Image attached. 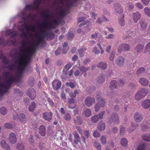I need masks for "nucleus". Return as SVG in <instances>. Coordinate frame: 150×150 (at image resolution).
<instances>
[{
  "instance_id": "f257e3e1",
  "label": "nucleus",
  "mask_w": 150,
  "mask_h": 150,
  "mask_svg": "<svg viewBox=\"0 0 150 150\" xmlns=\"http://www.w3.org/2000/svg\"><path fill=\"white\" fill-rule=\"evenodd\" d=\"M35 50L33 48L30 49L28 51L27 54H23L20 55L18 60L19 66L18 68V70L21 73L24 70L25 68L28 64L30 57L34 53Z\"/></svg>"
},
{
  "instance_id": "f03ea898",
  "label": "nucleus",
  "mask_w": 150,
  "mask_h": 150,
  "mask_svg": "<svg viewBox=\"0 0 150 150\" xmlns=\"http://www.w3.org/2000/svg\"><path fill=\"white\" fill-rule=\"evenodd\" d=\"M49 21L48 20L47 22H43L42 23L41 26L45 29H54L56 25L62 23V25L64 24L65 22L62 19L59 18L53 20V23L51 22L49 24L47 23V22H49Z\"/></svg>"
},
{
  "instance_id": "7ed1b4c3",
  "label": "nucleus",
  "mask_w": 150,
  "mask_h": 150,
  "mask_svg": "<svg viewBox=\"0 0 150 150\" xmlns=\"http://www.w3.org/2000/svg\"><path fill=\"white\" fill-rule=\"evenodd\" d=\"M148 93V90L144 88H141L136 94L135 98L137 100H139L145 97Z\"/></svg>"
},
{
  "instance_id": "20e7f679",
  "label": "nucleus",
  "mask_w": 150,
  "mask_h": 150,
  "mask_svg": "<svg viewBox=\"0 0 150 150\" xmlns=\"http://www.w3.org/2000/svg\"><path fill=\"white\" fill-rule=\"evenodd\" d=\"M96 98L97 103L95 105V111L98 112L101 108L105 106V103L104 100L100 95H98Z\"/></svg>"
},
{
  "instance_id": "39448f33",
  "label": "nucleus",
  "mask_w": 150,
  "mask_h": 150,
  "mask_svg": "<svg viewBox=\"0 0 150 150\" xmlns=\"http://www.w3.org/2000/svg\"><path fill=\"white\" fill-rule=\"evenodd\" d=\"M36 37L37 38V42L34 44L33 47L28 48L24 50V52L23 54H27L28 51L30 49H33V48L35 50L34 53L35 51L36 50V47H38L40 43L43 41V37L41 35H36Z\"/></svg>"
},
{
  "instance_id": "423d86ee",
  "label": "nucleus",
  "mask_w": 150,
  "mask_h": 150,
  "mask_svg": "<svg viewBox=\"0 0 150 150\" xmlns=\"http://www.w3.org/2000/svg\"><path fill=\"white\" fill-rule=\"evenodd\" d=\"M41 1L42 0H35L32 5H26L25 6V9L29 10L32 9L38 10Z\"/></svg>"
},
{
  "instance_id": "0eeeda50",
  "label": "nucleus",
  "mask_w": 150,
  "mask_h": 150,
  "mask_svg": "<svg viewBox=\"0 0 150 150\" xmlns=\"http://www.w3.org/2000/svg\"><path fill=\"white\" fill-rule=\"evenodd\" d=\"M6 83L5 84L8 90L10 88L11 84L16 82V78L14 77L13 75H11L9 79L6 80Z\"/></svg>"
},
{
  "instance_id": "6e6552de",
  "label": "nucleus",
  "mask_w": 150,
  "mask_h": 150,
  "mask_svg": "<svg viewBox=\"0 0 150 150\" xmlns=\"http://www.w3.org/2000/svg\"><path fill=\"white\" fill-rule=\"evenodd\" d=\"M61 85V82L59 80L54 79L52 83V86L53 88L56 91H58L60 88Z\"/></svg>"
},
{
  "instance_id": "1a4fd4ad",
  "label": "nucleus",
  "mask_w": 150,
  "mask_h": 150,
  "mask_svg": "<svg viewBox=\"0 0 150 150\" xmlns=\"http://www.w3.org/2000/svg\"><path fill=\"white\" fill-rule=\"evenodd\" d=\"M95 102V99L94 98L90 97H87L84 100L85 105L88 107H90Z\"/></svg>"
},
{
  "instance_id": "9d476101",
  "label": "nucleus",
  "mask_w": 150,
  "mask_h": 150,
  "mask_svg": "<svg viewBox=\"0 0 150 150\" xmlns=\"http://www.w3.org/2000/svg\"><path fill=\"white\" fill-rule=\"evenodd\" d=\"M109 121L110 122H112L114 123H118L119 120L118 114L115 112L113 113L109 120Z\"/></svg>"
},
{
  "instance_id": "9b49d317",
  "label": "nucleus",
  "mask_w": 150,
  "mask_h": 150,
  "mask_svg": "<svg viewBox=\"0 0 150 150\" xmlns=\"http://www.w3.org/2000/svg\"><path fill=\"white\" fill-rule=\"evenodd\" d=\"M52 112H45L42 114L43 119L49 122H50L52 119Z\"/></svg>"
},
{
  "instance_id": "f8f14e48",
  "label": "nucleus",
  "mask_w": 150,
  "mask_h": 150,
  "mask_svg": "<svg viewBox=\"0 0 150 150\" xmlns=\"http://www.w3.org/2000/svg\"><path fill=\"white\" fill-rule=\"evenodd\" d=\"M27 95L32 100H34L36 97V92L33 88H31L28 90Z\"/></svg>"
},
{
  "instance_id": "ddd939ff",
  "label": "nucleus",
  "mask_w": 150,
  "mask_h": 150,
  "mask_svg": "<svg viewBox=\"0 0 150 150\" xmlns=\"http://www.w3.org/2000/svg\"><path fill=\"white\" fill-rule=\"evenodd\" d=\"M129 49L130 46L129 45L127 44H123L120 46L118 48V52L120 53L122 50H125V51H128Z\"/></svg>"
},
{
  "instance_id": "4468645a",
  "label": "nucleus",
  "mask_w": 150,
  "mask_h": 150,
  "mask_svg": "<svg viewBox=\"0 0 150 150\" xmlns=\"http://www.w3.org/2000/svg\"><path fill=\"white\" fill-rule=\"evenodd\" d=\"M8 140L10 142L13 144L16 143L17 139L16 136L14 133L12 132L10 134Z\"/></svg>"
},
{
  "instance_id": "2eb2a0df",
  "label": "nucleus",
  "mask_w": 150,
  "mask_h": 150,
  "mask_svg": "<svg viewBox=\"0 0 150 150\" xmlns=\"http://www.w3.org/2000/svg\"><path fill=\"white\" fill-rule=\"evenodd\" d=\"M14 43L12 40L9 39L6 42H4V39L3 38H0V45H3L4 46L11 45Z\"/></svg>"
},
{
  "instance_id": "dca6fc26",
  "label": "nucleus",
  "mask_w": 150,
  "mask_h": 150,
  "mask_svg": "<svg viewBox=\"0 0 150 150\" xmlns=\"http://www.w3.org/2000/svg\"><path fill=\"white\" fill-rule=\"evenodd\" d=\"M5 35L6 36L11 35L10 37L12 38L16 36L17 34L13 30L8 29L6 31Z\"/></svg>"
},
{
  "instance_id": "f3484780",
  "label": "nucleus",
  "mask_w": 150,
  "mask_h": 150,
  "mask_svg": "<svg viewBox=\"0 0 150 150\" xmlns=\"http://www.w3.org/2000/svg\"><path fill=\"white\" fill-rule=\"evenodd\" d=\"M141 17V14L138 12H136L133 13L132 18L134 23H137Z\"/></svg>"
},
{
  "instance_id": "a211bd4d",
  "label": "nucleus",
  "mask_w": 150,
  "mask_h": 150,
  "mask_svg": "<svg viewBox=\"0 0 150 150\" xmlns=\"http://www.w3.org/2000/svg\"><path fill=\"white\" fill-rule=\"evenodd\" d=\"M0 144L3 149H5L6 150H10L11 148L9 145L6 143L5 140H2L1 141Z\"/></svg>"
},
{
  "instance_id": "6ab92c4d",
  "label": "nucleus",
  "mask_w": 150,
  "mask_h": 150,
  "mask_svg": "<svg viewBox=\"0 0 150 150\" xmlns=\"http://www.w3.org/2000/svg\"><path fill=\"white\" fill-rule=\"evenodd\" d=\"M141 105L142 107L146 109L150 107V100H146L142 102Z\"/></svg>"
},
{
  "instance_id": "aec40b11",
  "label": "nucleus",
  "mask_w": 150,
  "mask_h": 150,
  "mask_svg": "<svg viewBox=\"0 0 150 150\" xmlns=\"http://www.w3.org/2000/svg\"><path fill=\"white\" fill-rule=\"evenodd\" d=\"M8 90L6 88V87L5 84L1 83H0V93L1 95L4 93H6Z\"/></svg>"
},
{
  "instance_id": "412c9836",
  "label": "nucleus",
  "mask_w": 150,
  "mask_h": 150,
  "mask_svg": "<svg viewBox=\"0 0 150 150\" xmlns=\"http://www.w3.org/2000/svg\"><path fill=\"white\" fill-rule=\"evenodd\" d=\"M139 83L142 85L144 86H147L149 83L148 80L144 78L139 79Z\"/></svg>"
},
{
  "instance_id": "4be33fe9",
  "label": "nucleus",
  "mask_w": 150,
  "mask_h": 150,
  "mask_svg": "<svg viewBox=\"0 0 150 150\" xmlns=\"http://www.w3.org/2000/svg\"><path fill=\"white\" fill-rule=\"evenodd\" d=\"M116 63L118 65L121 66L123 65L124 62V59L123 58L120 56L116 60Z\"/></svg>"
},
{
  "instance_id": "5701e85b",
  "label": "nucleus",
  "mask_w": 150,
  "mask_h": 150,
  "mask_svg": "<svg viewBox=\"0 0 150 150\" xmlns=\"http://www.w3.org/2000/svg\"><path fill=\"white\" fill-rule=\"evenodd\" d=\"M115 8L116 11L115 12L116 13L120 14L122 13L123 12V9L120 4H116L115 6Z\"/></svg>"
},
{
  "instance_id": "b1692460",
  "label": "nucleus",
  "mask_w": 150,
  "mask_h": 150,
  "mask_svg": "<svg viewBox=\"0 0 150 150\" xmlns=\"http://www.w3.org/2000/svg\"><path fill=\"white\" fill-rule=\"evenodd\" d=\"M134 118L136 121L140 122L142 119V117L141 114L138 112H136L134 115Z\"/></svg>"
},
{
  "instance_id": "393cba45",
  "label": "nucleus",
  "mask_w": 150,
  "mask_h": 150,
  "mask_svg": "<svg viewBox=\"0 0 150 150\" xmlns=\"http://www.w3.org/2000/svg\"><path fill=\"white\" fill-rule=\"evenodd\" d=\"M39 133L41 135L44 136L46 134V128L44 126L41 125L39 128Z\"/></svg>"
},
{
  "instance_id": "a878e982",
  "label": "nucleus",
  "mask_w": 150,
  "mask_h": 150,
  "mask_svg": "<svg viewBox=\"0 0 150 150\" xmlns=\"http://www.w3.org/2000/svg\"><path fill=\"white\" fill-rule=\"evenodd\" d=\"M24 29L27 30H31L33 32L35 31V27L33 25H25L24 26Z\"/></svg>"
},
{
  "instance_id": "bb28decb",
  "label": "nucleus",
  "mask_w": 150,
  "mask_h": 150,
  "mask_svg": "<svg viewBox=\"0 0 150 150\" xmlns=\"http://www.w3.org/2000/svg\"><path fill=\"white\" fill-rule=\"evenodd\" d=\"M105 124L103 121H101L99 122L98 128L99 130L100 131L103 130L105 129Z\"/></svg>"
},
{
  "instance_id": "cd10ccee",
  "label": "nucleus",
  "mask_w": 150,
  "mask_h": 150,
  "mask_svg": "<svg viewBox=\"0 0 150 150\" xmlns=\"http://www.w3.org/2000/svg\"><path fill=\"white\" fill-rule=\"evenodd\" d=\"M141 26V28L142 30H144L146 29L147 24L144 20H142L139 22Z\"/></svg>"
},
{
  "instance_id": "c85d7f7f",
  "label": "nucleus",
  "mask_w": 150,
  "mask_h": 150,
  "mask_svg": "<svg viewBox=\"0 0 150 150\" xmlns=\"http://www.w3.org/2000/svg\"><path fill=\"white\" fill-rule=\"evenodd\" d=\"M118 22L121 26H124L125 25V21L124 20V15H122L119 18Z\"/></svg>"
},
{
  "instance_id": "c756f323",
  "label": "nucleus",
  "mask_w": 150,
  "mask_h": 150,
  "mask_svg": "<svg viewBox=\"0 0 150 150\" xmlns=\"http://www.w3.org/2000/svg\"><path fill=\"white\" fill-rule=\"evenodd\" d=\"M117 82L116 80L112 81L110 83V88L111 90H113L114 88H117Z\"/></svg>"
},
{
  "instance_id": "7c9ffc66",
  "label": "nucleus",
  "mask_w": 150,
  "mask_h": 150,
  "mask_svg": "<svg viewBox=\"0 0 150 150\" xmlns=\"http://www.w3.org/2000/svg\"><path fill=\"white\" fill-rule=\"evenodd\" d=\"M50 33V32H46L44 30H41L40 33L37 34L36 35H41V36L43 37V40L44 37L47 36H48Z\"/></svg>"
},
{
  "instance_id": "2f4dec72",
  "label": "nucleus",
  "mask_w": 150,
  "mask_h": 150,
  "mask_svg": "<svg viewBox=\"0 0 150 150\" xmlns=\"http://www.w3.org/2000/svg\"><path fill=\"white\" fill-rule=\"evenodd\" d=\"M105 76L104 75H101L99 76L97 79V81L99 83H102L105 81Z\"/></svg>"
},
{
  "instance_id": "473e14b6",
  "label": "nucleus",
  "mask_w": 150,
  "mask_h": 150,
  "mask_svg": "<svg viewBox=\"0 0 150 150\" xmlns=\"http://www.w3.org/2000/svg\"><path fill=\"white\" fill-rule=\"evenodd\" d=\"M83 114L86 117H88L91 115V110L88 108L83 109Z\"/></svg>"
},
{
  "instance_id": "72a5a7b5",
  "label": "nucleus",
  "mask_w": 150,
  "mask_h": 150,
  "mask_svg": "<svg viewBox=\"0 0 150 150\" xmlns=\"http://www.w3.org/2000/svg\"><path fill=\"white\" fill-rule=\"evenodd\" d=\"M74 101L75 100L74 98H71L69 99V108L72 109L74 108L75 107L76 105L75 104H74L73 105H73L74 103Z\"/></svg>"
},
{
  "instance_id": "f704fd0d",
  "label": "nucleus",
  "mask_w": 150,
  "mask_h": 150,
  "mask_svg": "<svg viewBox=\"0 0 150 150\" xmlns=\"http://www.w3.org/2000/svg\"><path fill=\"white\" fill-rule=\"evenodd\" d=\"M97 67H98L100 68L103 70H104L106 68L107 64L105 63L101 62L98 64Z\"/></svg>"
},
{
  "instance_id": "c9c22d12",
  "label": "nucleus",
  "mask_w": 150,
  "mask_h": 150,
  "mask_svg": "<svg viewBox=\"0 0 150 150\" xmlns=\"http://www.w3.org/2000/svg\"><path fill=\"white\" fill-rule=\"evenodd\" d=\"M74 121L75 124L79 125L82 124L83 122L81 118L79 117H76V118L74 119Z\"/></svg>"
},
{
  "instance_id": "e433bc0d",
  "label": "nucleus",
  "mask_w": 150,
  "mask_h": 150,
  "mask_svg": "<svg viewBox=\"0 0 150 150\" xmlns=\"http://www.w3.org/2000/svg\"><path fill=\"white\" fill-rule=\"evenodd\" d=\"M128 141L127 139L125 138H123L121 140V144L123 146H126L127 145Z\"/></svg>"
},
{
  "instance_id": "4c0bfd02",
  "label": "nucleus",
  "mask_w": 150,
  "mask_h": 150,
  "mask_svg": "<svg viewBox=\"0 0 150 150\" xmlns=\"http://www.w3.org/2000/svg\"><path fill=\"white\" fill-rule=\"evenodd\" d=\"M142 138L144 140L146 141H150V135L146 134L142 135Z\"/></svg>"
},
{
  "instance_id": "58836bf2",
  "label": "nucleus",
  "mask_w": 150,
  "mask_h": 150,
  "mask_svg": "<svg viewBox=\"0 0 150 150\" xmlns=\"http://www.w3.org/2000/svg\"><path fill=\"white\" fill-rule=\"evenodd\" d=\"M18 118L20 121L21 122H23L25 120V116L24 114L22 113L19 115Z\"/></svg>"
},
{
  "instance_id": "ea45409f",
  "label": "nucleus",
  "mask_w": 150,
  "mask_h": 150,
  "mask_svg": "<svg viewBox=\"0 0 150 150\" xmlns=\"http://www.w3.org/2000/svg\"><path fill=\"white\" fill-rule=\"evenodd\" d=\"M86 50V48H83L78 50L79 54L81 57L83 56L85 54V52Z\"/></svg>"
},
{
  "instance_id": "a19ab883",
  "label": "nucleus",
  "mask_w": 150,
  "mask_h": 150,
  "mask_svg": "<svg viewBox=\"0 0 150 150\" xmlns=\"http://www.w3.org/2000/svg\"><path fill=\"white\" fill-rule=\"evenodd\" d=\"M79 69L82 72V74H83L85 72H86V71H88L89 69L88 68L85 67L83 66L79 67Z\"/></svg>"
},
{
  "instance_id": "79ce46f5",
  "label": "nucleus",
  "mask_w": 150,
  "mask_h": 150,
  "mask_svg": "<svg viewBox=\"0 0 150 150\" xmlns=\"http://www.w3.org/2000/svg\"><path fill=\"white\" fill-rule=\"evenodd\" d=\"M36 104L34 102H32L31 103V105L30 106L29 108V110L31 112H33V110L35 107Z\"/></svg>"
},
{
  "instance_id": "37998d69",
  "label": "nucleus",
  "mask_w": 150,
  "mask_h": 150,
  "mask_svg": "<svg viewBox=\"0 0 150 150\" xmlns=\"http://www.w3.org/2000/svg\"><path fill=\"white\" fill-rule=\"evenodd\" d=\"M17 148L19 150H23L24 149L23 144L21 143H18L16 145Z\"/></svg>"
},
{
  "instance_id": "c03bdc74",
  "label": "nucleus",
  "mask_w": 150,
  "mask_h": 150,
  "mask_svg": "<svg viewBox=\"0 0 150 150\" xmlns=\"http://www.w3.org/2000/svg\"><path fill=\"white\" fill-rule=\"evenodd\" d=\"M127 33L129 35L125 38H129V37H135V33L131 31H127Z\"/></svg>"
},
{
  "instance_id": "a18cd8bd",
  "label": "nucleus",
  "mask_w": 150,
  "mask_h": 150,
  "mask_svg": "<svg viewBox=\"0 0 150 150\" xmlns=\"http://www.w3.org/2000/svg\"><path fill=\"white\" fill-rule=\"evenodd\" d=\"M99 118L97 115H95L92 117L91 118V121L92 122L96 123L98 121Z\"/></svg>"
},
{
  "instance_id": "49530a36",
  "label": "nucleus",
  "mask_w": 150,
  "mask_h": 150,
  "mask_svg": "<svg viewBox=\"0 0 150 150\" xmlns=\"http://www.w3.org/2000/svg\"><path fill=\"white\" fill-rule=\"evenodd\" d=\"M143 46L140 45H138L136 48V50L138 52L140 53L142 51Z\"/></svg>"
},
{
  "instance_id": "de8ad7c7",
  "label": "nucleus",
  "mask_w": 150,
  "mask_h": 150,
  "mask_svg": "<svg viewBox=\"0 0 150 150\" xmlns=\"http://www.w3.org/2000/svg\"><path fill=\"white\" fill-rule=\"evenodd\" d=\"M82 134H83V136L85 138H88L90 134L88 130L84 131Z\"/></svg>"
},
{
  "instance_id": "09e8293b",
  "label": "nucleus",
  "mask_w": 150,
  "mask_h": 150,
  "mask_svg": "<svg viewBox=\"0 0 150 150\" xmlns=\"http://www.w3.org/2000/svg\"><path fill=\"white\" fill-rule=\"evenodd\" d=\"M64 118L65 120L69 121L71 119V115L69 113H65L64 115Z\"/></svg>"
},
{
  "instance_id": "8fccbe9b",
  "label": "nucleus",
  "mask_w": 150,
  "mask_h": 150,
  "mask_svg": "<svg viewBox=\"0 0 150 150\" xmlns=\"http://www.w3.org/2000/svg\"><path fill=\"white\" fill-rule=\"evenodd\" d=\"M145 147L146 145L142 144L138 146L137 150H145Z\"/></svg>"
},
{
  "instance_id": "3c124183",
  "label": "nucleus",
  "mask_w": 150,
  "mask_h": 150,
  "mask_svg": "<svg viewBox=\"0 0 150 150\" xmlns=\"http://www.w3.org/2000/svg\"><path fill=\"white\" fill-rule=\"evenodd\" d=\"M41 16L45 17L47 19H49L50 18V15L46 11L45 13H42L41 14Z\"/></svg>"
},
{
  "instance_id": "603ef678",
  "label": "nucleus",
  "mask_w": 150,
  "mask_h": 150,
  "mask_svg": "<svg viewBox=\"0 0 150 150\" xmlns=\"http://www.w3.org/2000/svg\"><path fill=\"white\" fill-rule=\"evenodd\" d=\"M74 37V34L72 32H69L67 38L69 40H72Z\"/></svg>"
},
{
  "instance_id": "864d4df0",
  "label": "nucleus",
  "mask_w": 150,
  "mask_h": 150,
  "mask_svg": "<svg viewBox=\"0 0 150 150\" xmlns=\"http://www.w3.org/2000/svg\"><path fill=\"white\" fill-rule=\"evenodd\" d=\"M0 111L1 114L4 115H5L7 113L6 109L4 107H2L1 108Z\"/></svg>"
},
{
  "instance_id": "5fc2aeb1",
  "label": "nucleus",
  "mask_w": 150,
  "mask_h": 150,
  "mask_svg": "<svg viewBox=\"0 0 150 150\" xmlns=\"http://www.w3.org/2000/svg\"><path fill=\"white\" fill-rule=\"evenodd\" d=\"M149 53L150 54V42H149L146 45L144 52Z\"/></svg>"
},
{
  "instance_id": "6e6d98bb",
  "label": "nucleus",
  "mask_w": 150,
  "mask_h": 150,
  "mask_svg": "<svg viewBox=\"0 0 150 150\" xmlns=\"http://www.w3.org/2000/svg\"><path fill=\"white\" fill-rule=\"evenodd\" d=\"M144 11L146 15L150 17V9L148 7H145L144 9Z\"/></svg>"
},
{
  "instance_id": "4d7b16f0",
  "label": "nucleus",
  "mask_w": 150,
  "mask_h": 150,
  "mask_svg": "<svg viewBox=\"0 0 150 150\" xmlns=\"http://www.w3.org/2000/svg\"><path fill=\"white\" fill-rule=\"evenodd\" d=\"M78 93L79 91L78 90H75L73 93H69V96L71 97L75 98L76 97V94Z\"/></svg>"
},
{
  "instance_id": "13d9d810",
  "label": "nucleus",
  "mask_w": 150,
  "mask_h": 150,
  "mask_svg": "<svg viewBox=\"0 0 150 150\" xmlns=\"http://www.w3.org/2000/svg\"><path fill=\"white\" fill-rule=\"evenodd\" d=\"M131 124L132 128H133V129L132 130L129 129L128 130V131L130 132L134 131V129H136L137 127V125L136 123L134 124L133 123H131Z\"/></svg>"
},
{
  "instance_id": "bf43d9fd",
  "label": "nucleus",
  "mask_w": 150,
  "mask_h": 150,
  "mask_svg": "<svg viewBox=\"0 0 150 150\" xmlns=\"http://www.w3.org/2000/svg\"><path fill=\"white\" fill-rule=\"evenodd\" d=\"M145 69L144 68L141 67L137 69V74H140L143 73L145 71Z\"/></svg>"
},
{
  "instance_id": "052dcab7",
  "label": "nucleus",
  "mask_w": 150,
  "mask_h": 150,
  "mask_svg": "<svg viewBox=\"0 0 150 150\" xmlns=\"http://www.w3.org/2000/svg\"><path fill=\"white\" fill-rule=\"evenodd\" d=\"M105 113V111H103L101 112L100 113H99L98 115V117L99 119H102L103 118V116Z\"/></svg>"
},
{
  "instance_id": "680f3d73",
  "label": "nucleus",
  "mask_w": 150,
  "mask_h": 150,
  "mask_svg": "<svg viewBox=\"0 0 150 150\" xmlns=\"http://www.w3.org/2000/svg\"><path fill=\"white\" fill-rule=\"evenodd\" d=\"M72 64L70 63H69L67 64L64 67V69H66L67 71L69 70L72 67Z\"/></svg>"
},
{
  "instance_id": "e2e57ef3",
  "label": "nucleus",
  "mask_w": 150,
  "mask_h": 150,
  "mask_svg": "<svg viewBox=\"0 0 150 150\" xmlns=\"http://www.w3.org/2000/svg\"><path fill=\"white\" fill-rule=\"evenodd\" d=\"M59 14L60 16L64 17L66 15V13L65 10H61L59 12Z\"/></svg>"
},
{
  "instance_id": "0e129e2a",
  "label": "nucleus",
  "mask_w": 150,
  "mask_h": 150,
  "mask_svg": "<svg viewBox=\"0 0 150 150\" xmlns=\"http://www.w3.org/2000/svg\"><path fill=\"white\" fill-rule=\"evenodd\" d=\"M100 140L103 144H106V139L105 137L102 136L101 137Z\"/></svg>"
},
{
  "instance_id": "69168bd1",
  "label": "nucleus",
  "mask_w": 150,
  "mask_h": 150,
  "mask_svg": "<svg viewBox=\"0 0 150 150\" xmlns=\"http://www.w3.org/2000/svg\"><path fill=\"white\" fill-rule=\"evenodd\" d=\"M93 52H94L96 54H98L100 53V51L98 50L96 47H94L93 50Z\"/></svg>"
},
{
  "instance_id": "338daca9",
  "label": "nucleus",
  "mask_w": 150,
  "mask_h": 150,
  "mask_svg": "<svg viewBox=\"0 0 150 150\" xmlns=\"http://www.w3.org/2000/svg\"><path fill=\"white\" fill-rule=\"evenodd\" d=\"M66 85L67 86H69L71 88H73L75 86L74 83L72 82L70 83L67 82L66 83Z\"/></svg>"
},
{
  "instance_id": "774afa93",
  "label": "nucleus",
  "mask_w": 150,
  "mask_h": 150,
  "mask_svg": "<svg viewBox=\"0 0 150 150\" xmlns=\"http://www.w3.org/2000/svg\"><path fill=\"white\" fill-rule=\"evenodd\" d=\"M4 127L8 129H11L12 128V125L9 123H6L4 125Z\"/></svg>"
}]
</instances>
